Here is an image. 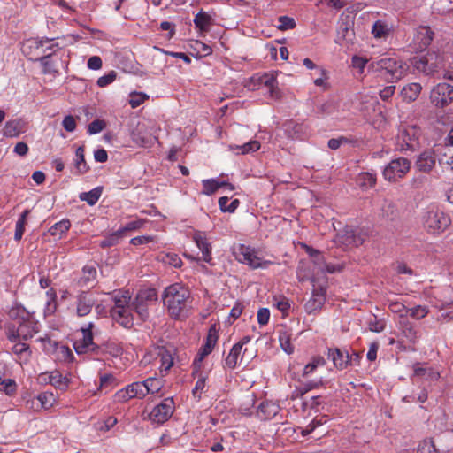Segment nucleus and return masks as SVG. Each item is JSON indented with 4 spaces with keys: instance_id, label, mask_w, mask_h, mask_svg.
Segmentation results:
<instances>
[{
    "instance_id": "43",
    "label": "nucleus",
    "mask_w": 453,
    "mask_h": 453,
    "mask_svg": "<svg viewBox=\"0 0 453 453\" xmlns=\"http://www.w3.org/2000/svg\"><path fill=\"white\" fill-rule=\"evenodd\" d=\"M358 182L362 188H372L376 184V176L370 173H362L358 176Z\"/></svg>"
},
{
    "instance_id": "41",
    "label": "nucleus",
    "mask_w": 453,
    "mask_h": 453,
    "mask_svg": "<svg viewBox=\"0 0 453 453\" xmlns=\"http://www.w3.org/2000/svg\"><path fill=\"white\" fill-rule=\"evenodd\" d=\"M322 384V380L307 382L303 384L302 387L296 388V390L293 392L292 398L302 397L310 390L316 388L321 386Z\"/></svg>"
},
{
    "instance_id": "3",
    "label": "nucleus",
    "mask_w": 453,
    "mask_h": 453,
    "mask_svg": "<svg viewBox=\"0 0 453 453\" xmlns=\"http://www.w3.org/2000/svg\"><path fill=\"white\" fill-rule=\"evenodd\" d=\"M39 331L40 325L31 315L27 319L20 320L17 325L14 323L9 324L6 326V338L10 342L27 341Z\"/></svg>"
},
{
    "instance_id": "45",
    "label": "nucleus",
    "mask_w": 453,
    "mask_h": 453,
    "mask_svg": "<svg viewBox=\"0 0 453 453\" xmlns=\"http://www.w3.org/2000/svg\"><path fill=\"white\" fill-rule=\"evenodd\" d=\"M8 315L10 319L16 320L17 324H19L20 320L26 319L31 316L25 309L21 307L12 308Z\"/></svg>"
},
{
    "instance_id": "20",
    "label": "nucleus",
    "mask_w": 453,
    "mask_h": 453,
    "mask_svg": "<svg viewBox=\"0 0 453 453\" xmlns=\"http://www.w3.org/2000/svg\"><path fill=\"white\" fill-rule=\"evenodd\" d=\"M414 376L423 378L426 380L434 381L440 377V373L434 368L426 366L425 364L417 363L413 366Z\"/></svg>"
},
{
    "instance_id": "63",
    "label": "nucleus",
    "mask_w": 453,
    "mask_h": 453,
    "mask_svg": "<svg viewBox=\"0 0 453 453\" xmlns=\"http://www.w3.org/2000/svg\"><path fill=\"white\" fill-rule=\"evenodd\" d=\"M37 399L40 401L42 407L47 409L52 405L54 397L53 394L42 393L38 395Z\"/></svg>"
},
{
    "instance_id": "60",
    "label": "nucleus",
    "mask_w": 453,
    "mask_h": 453,
    "mask_svg": "<svg viewBox=\"0 0 453 453\" xmlns=\"http://www.w3.org/2000/svg\"><path fill=\"white\" fill-rule=\"evenodd\" d=\"M279 340H280V346H281L282 349L286 353L291 354L294 351V347L292 346V344L290 342V338L287 334V333L280 334Z\"/></svg>"
},
{
    "instance_id": "37",
    "label": "nucleus",
    "mask_w": 453,
    "mask_h": 453,
    "mask_svg": "<svg viewBox=\"0 0 453 453\" xmlns=\"http://www.w3.org/2000/svg\"><path fill=\"white\" fill-rule=\"evenodd\" d=\"M50 377V385L61 390H65L67 388L69 380L66 377H64L58 371L51 372Z\"/></svg>"
},
{
    "instance_id": "38",
    "label": "nucleus",
    "mask_w": 453,
    "mask_h": 453,
    "mask_svg": "<svg viewBox=\"0 0 453 453\" xmlns=\"http://www.w3.org/2000/svg\"><path fill=\"white\" fill-rule=\"evenodd\" d=\"M29 213H30L29 210H25L21 213V215L19 218L18 221L16 222L15 234H14V239L16 241H19L22 238L23 234H24L25 225L27 223V218Z\"/></svg>"
},
{
    "instance_id": "51",
    "label": "nucleus",
    "mask_w": 453,
    "mask_h": 453,
    "mask_svg": "<svg viewBox=\"0 0 453 453\" xmlns=\"http://www.w3.org/2000/svg\"><path fill=\"white\" fill-rule=\"evenodd\" d=\"M146 389H148V394H155L157 393L161 387L162 383L158 379L156 378H149L143 381Z\"/></svg>"
},
{
    "instance_id": "53",
    "label": "nucleus",
    "mask_w": 453,
    "mask_h": 453,
    "mask_svg": "<svg viewBox=\"0 0 453 453\" xmlns=\"http://www.w3.org/2000/svg\"><path fill=\"white\" fill-rule=\"evenodd\" d=\"M337 105L334 101H326L321 104L318 108V112L321 115H331L336 111Z\"/></svg>"
},
{
    "instance_id": "55",
    "label": "nucleus",
    "mask_w": 453,
    "mask_h": 453,
    "mask_svg": "<svg viewBox=\"0 0 453 453\" xmlns=\"http://www.w3.org/2000/svg\"><path fill=\"white\" fill-rule=\"evenodd\" d=\"M259 84L266 86L268 88L278 84L276 77L273 73H264L257 77Z\"/></svg>"
},
{
    "instance_id": "28",
    "label": "nucleus",
    "mask_w": 453,
    "mask_h": 453,
    "mask_svg": "<svg viewBox=\"0 0 453 453\" xmlns=\"http://www.w3.org/2000/svg\"><path fill=\"white\" fill-rule=\"evenodd\" d=\"M23 132V123L19 119L7 121L4 125L3 133L7 137H17Z\"/></svg>"
},
{
    "instance_id": "30",
    "label": "nucleus",
    "mask_w": 453,
    "mask_h": 453,
    "mask_svg": "<svg viewBox=\"0 0 453 453\" xmlns=\"http://www.w3.org/2000/svg\"><path fill=\"white\" fill-rule=\"evenodd\" d=\"M211 23L212 19L207 12L201 11L195 16L194 24L202 32L208 31Z\"/></svg>"
},
{
    "instance_id": "54",
    "label": "nucleus",
    "mask_w": 453,
    "mask_h": 453,
    "mask_svg": "<svg viewBox=\"0 0 453 453\" xmlns=\"http://www.w3.org/2000/svg\"><path fill=\"white\" fill-rule=\"evenodd\" d=\"M17 389L16 382L12 379H6L0 382V391L4 392L8 395H12Z\"/></svg>"
},
{
    "instance_id": "64",
    "label": "nucleus",
    "mask_w": 453,
    "mask_h": 453,
    "mask_svg": "<svg viewBox=\"0 0 453 453\" xmlns=\"http://www.w3.org/2000/svg\"><path fill=\"white\" fill-rule=\"evenodd\" d=\"M417 453H438L431 441H423L418 447Z\"/></svg>"
},
{
    "instance_id": "48",
    "label": "nucleus",
    "mask_w": 453,
    "mask_h": 453,
    "mask_svg": "<svg viewBox=\"0 0 453 453\" xmlns=\"http://www.w3.org/2000/svg\"><path fill=\"white\" fill-rule=\"evenodd\" d=\"M388 308L392 312L399 314L401 319H403L408 316V308H406L405 305L400 302H390Z\"/></svg>"
},
{
    "instance_id": "57",
    "label": "nucleus",
    "mask_w": 453,
    "mask_h": 453,
    "mask_svg": "<svg viewBox=\"0 0 453 453\" xmlns=\"http://www.w3.org/2000/svg\"><path fill=\"white\" fill-rule=\"evenodd\" d=\"M106 127L104 120L95 119L88 127V132L90 134H96L103 131Z\"/></svg>"
},
{
    "instance_id": "36",
    "label": "nucleus",
    "mask_w": 453,
    "mask_h": 453,
    "mask_svg": "<svg viewBox=\"0 0 453 453\" xmlns=\"http://www.w3.org/2000/svg\"><path fill=\"white\" fill-rule=\"evenodd\" d=\"M296 275L299 281L311 280L313 286L316 283V280L313 277V274L311 273L309 266L306 265L304 263L301 262L299 264L296 270Z\"/></svg>"
},
{
    "instance_id": "26",
    "label": "nucleus",
    "mask_w": 453,
    "mask_h": 453,
    "mask_svg": "<svg viewBox=\"0 0 453 453\" xmlns=\"http://www.w3.org/2000/svg\"><path fill=\"white\" fill-rule=\"evenodd\" d=\"M96 278V269L92 265H86L82 269V275L77 280L80 288H88Z\"/></svg>"
},
{
    "instance_id": "17",
    "label": "nucleus",
    "mask_w": 453,
    "mask_h": 453,
    "mask_svg": "<svg viewBox=\"0 0 453 453\" xmlns=\"http://www.w3.org/2000/svg\"><path fill=\"white\" fill-rule=\"evenodd\" d=\"M436 156L434 150H426L418 155L415 167L422 173H430L435 166Z\"/></svg>"
},
{
    "instance_id": "49",
    "label": "nucleus",
    "mask_w": 453,
    "mask_h": 453,
    "mask_svg": "<svg viewBox=\"0 0 453 453\" xmlns=\"http://www.w3.org/2000/svg\"><path fill=\"white\" fill-rule=\"evenodd\" d=\"M296 21L293 18L288 16H280L278 18L277 28L280 30L293 29L296 27Z\"/></svg>"
},
{
    "instance_id": "44",
    "label": "nucleus",
    "mask_w": 453,
    "mask_h": 453,
    "mask_svg": "<svg viewBox=\"0 0 453 453\" xmlns=\"http://www.w3.org/2000/svg\"><path fill=\"white\" fill-rule=\"evenodd\" d=\"M372 33L375 38H383L389 33V28L384 22L378 20L373 24Z\"/></svg>"
},
{
    "instance_id": "52",
    "label": "nucleus",
    "mask_w": 453,
    "mask_h": 453,
    "mask_svg": "<svg viewBox=\"0 0 453 453\" xmlns=\"http://www.w3.org/2000/svg\"><path fill=\"white\" fill-rule=\"evenodd\" d=\"M145 222H146V220L142 219L128 222L123 227L119 229L118 232H120V235L122 236L125 232L134 231V230L142 228L143 226V225L145 224Z\"/></svg>"
},
{
    "instance_id": "1",
    "label": "nucleus",
    "mask_w": 453,
    "mask_h": 453,
    "mask_svg": "<svg viewBox=\"0 0 453 453\" xmlns=\"http://www.w3.org/2000/svg\"><path fill=\"white\" fill-rule=\"evenodd\" d=\"M189 297V290L179 283L170 285L165 289L163 302L172 318L178 319L182 316Z\"/></svg>"
},
{
    "instance_id": "2",
    "label": "nucleus",
    "mask_w": 453,
    "mask_h": 453,
    "mask_svg": "<svg viewBox=\"0 0 453 453\" xmlns=\"http://www.w3.org/2000/svg\"><path fill=\"white\" fill-rule=\"evenodd\" d=\"M422 131L417 125H401L395 137V150L415 151L419 148Z\"/></svg>"
},
{
    "instance_id": "56",
    "label": "nucleus",
    "mask_w": 453,
    "mask_h": 453,
    "mask_svg": "<svg viewBox=\"0 0 453 453\" xmlns=\"http://www.w3.org/2000/svg\"><path fill=\"white\" fill-rule=\"evenodd\" d=\"M121 238L120 232L116 231L115 233L111 234L100 242L101 248H108L114 246L118 243L119 239Z\"/></svg>"
},
{
    "instance_id": "33",
    "label": "nucleus",
    "mask_w": 453,
    "mask_h": 453,
    "mask_svg": "<svg viewBox=\"0 0 453 453\" xmlns=\"http://www.w3.org/2000/svg\"><path fill=\"white\" fill-rule=\"evenodd\" d=\"M232 150H236L237 154H247L250 152H255L260 149V142L258 141H250L243 145H231Z\"/></svg>"
},
{
    "instance_id": "31",
    "label": "nucleus",
    "mask_w": 453,
    "mask_h": 453,
    "mask_svg": "<svg viewBox=\"0 0 453 453\" xmlns=\"http://www.w3.org/2000/svg\"><path fill=\"white\" fill-rule=\"evenodd\" d=\"M74 165L80 173H85L89 170V166L85 161V149L84 146H79L75 151Z\"/></svg>"
},
{
    "instance_id": "39",
    "label": "nucleus",
    "mask_w": 453,
    "mask_h": 453,
    "mask_svg": "<svg viewBox=\"0 0 453 453\" xmlns=\"http://www.w3.org/2000/svg\"><path fill=\"white\" fill-rule=\"evenodd\" d=\"M102 194L100 188H96L88 192H83L80 195L81 201H86L88 204L94 205L97 203Z\"/></svg>"
},
{
    "instance_id": "18",
    "label": "nucleus",
    "mask_w": 453,
    "mask_h": 453,
    "mask_svg": "<svg viewBox=\"0 0 453 453\" xmlns=\"http://www.w3.org/2000/svg\"><path fill=\"white\" fill-rule=\"evenodd\" d=\"M132 307L111 309V318L125 328H131L134 325Z\"/></svg>"
},
{
    "instance_id": "11",
    "label": "nucleus",
    "mask_w": 453,
    "mask_h": 453,
    "mask_svg": "<svg viewBox=\"0 0 453 453\" xmlns=\"http://www.w3.org/2000/svg\"><path fill=\"white\" fill-rule=\"evenodd\" d=\"M438 58L439 57L434 52H428L426 55L413 58L412 65L418 72L432 75L440 68Z\"/></svg>"
},
{
    "instance_id": "50",
    "label": "nucleus",
    "mask_w": 453,
    "mask_h": 453,
    "mask_svg": "<svg viewBox=\"0 0 453 453\" xmlns=\"http://www.w3.org/2000/svg\"><path fill=\"white\" fill-rule=\"evenodd\" d=\"M203 191L202 193L206 196H211L218 190L217 180L208 179L202 181Z\"/></svg>"
},
{
    "instance_id": "35",
    "label": "nucleus",
    "mask_w": 453,
    "mask_h": 453,
    "mask_svg": "<svg viewBox=\"0 0 453 453\" xmlns=\"http://www.w3.org/2000/svg\"><path fill=\"white\" fill-rule=\"evenodd\" d=\"M127 388L132 398H142L148 394V389H146L143 381L134 382L128 385Z\"/></svg>"
},
{
    "instance_id": "4",
    "label": "nucleus",
    "mask_w": 453,
    "mask_h": 453,
    "mask_svg": "<svg viewBox=\"0 0 453 453\" xmlns=\"http://www.w3.org/2000/svg\"><path fill=\"white\" fill-rule=\"evenodd\" d=\"M157 302V293L155 288L140 290L131 303L134 311L142 321L148 320L150 317L149 309Z\"/></svg>"
},
{
    "instance_id": "27",
    "label": "nucleus",
    "mask_w": 453,
    "mask_h": 453,
    "mask_svg": "<svg viewBox=\"0 0 453 453\" xmlns=\"http://www.w3.org/2000/svg\"><path fill=\"white\" fill-rule=\"evenodd\" d=\"M401 330L403 335L409 340L411 342H416L418 336V330L416 326L409 321L407 318L400 320Z\"/></svg>"
},
{
    "instance_id": "12",
    "label": "nucleus",
    "mask_w": 453,
    "mask_h": 453,
    "mask_svg": "<svg viewBox=\"0 0 453 453\" xmlns=\"http://www.w3.org/2000/svg\"><path fill=\"white\" fill-rule=\"evenodd\" d=\"M38 341L43 344V349L45 352L49 354L56 353V358L59 361L71 362L73 360V354L68 347L51 341L48 336L41 337Z\"/></svg>"
},
{
    "instance_id": "21",
    "label": "nucleus",
    "mask_w": 453,
    "mask_h": 453,
    "mask_svg": "<svg viewBox=\"0 0 453 453\" xmlns=\"http://www.w3.org/2000/svg\"><path fill=\"white\" fill-rule=\"evenodd\" d=\"M24 342L25 341L22 340L12 342L14 345L12 346V350L13 354L18 357L20 363H27L32 356L29 345Z\"/></svg>"
},
{
    "instance_id": "40",
    "label": "nucleus",
    "mask_w": 453,
    "mask_h": 453,
    "mask_svg": "<svg viewBox=\"0 0 453 453\" xmlns=\"http://www.w3.org/2000/svg\"><path fill=\"white\" fill-rule=\"evenodd\" d=\"M326 365V359L321 356L313 357L311 361L308 363L303 372V376H307L312 373L315 369L319 366H324Z\"/></svg>"
},
{
    "instance_id": "7",
    "label": "nucleus",
    "mask_w": 453,
    "mask_h": 453,
    "mask_svg": "<svg viewBox=\"0 0 453 453\" xmlns=\"http://www.w3.org/2000/svg\"><path fill=\"white\" fill-rule=\"evenodd\" d=\"M411 161L405 157H397L391 160L383 170L384 178L390 182H396L403 179L410 171Z\"/></svg>"
},
{
    "instance_id": "24",
    "label": "nucleus",
    "mask_w": 453,
    "mask_h": 453,
    "mask_svg": "<svg viewBox=\"0 0 453 453\" xmlns=\"http://www.w3.org/2000/svg\"><path fill=\"white\" fill-rule=\"evenodd\" d=\"M422 90V86L419 83H410L403 88L401 90V96L406 103L414 102L419 96Z\"/></svg>"
},
{
    "instance_id": "9",
    "label": "nucleus",
    "mask_w": 453,
    "mask_h": 453,
    "mask_svg": "<svg viewBox=\"0 0 453 453\" xmlns=\"http://www.w3.org/2000/svg\"><path fill=\"white\" fill-rule=\"evenodd\" d=\"M234 254L239 262L247 264L252 269L265 267L269 264L267 261H263L253 249L244 244H239L234 247Z\"/></svg>"
},
{
    "instance_id": "29",
    "label": "nucleus",
    "mask_w": 453,
    "mask_h": 453,
    "mask_svg": "<svg viewBox=\"0 0 453 453\" xmlns=\"http://www.w3.org/2000/svg\"><path fill=\"white\" fill-rule=\"evenodd\" d=\"M243 342L235 343L230 349L226 357L225 364L229 369H234L238 364V358L241 355Z\"/></svg>"
},
{
    "instance_id": "13",
    "label": "nucleus",
    "mask_w": 453,
    "mask_h": 453,
    "mask_svg": "<svg viewBox=\"0 0 453 453\" xmlns=\"http://www.w3.org/2000/svg\"><path fill=\"white\" fill-rule=\"evenodd\" d=\"M96 299L89 291L81 290L75 297V314L83 318L91 313L96 306Z\"/></svg>"
},
{
    "instance_id": "23",
    "label": "nucleus",
    "mask_w": 453,
    "mask_h": 453,
    "mask_svg": "<svg viewBox=\"0 0 453 453\" xmlns=\"http://www.w3.org/2000/svg\"><path fill=\"white\" fill-rule=\"evenodd\" d=\"M280 411V406L273 402H263L257 408V415L262 419H271Z\"/></svg>"
},
{
    "instance_id": "15",
    "label": "nucleus",
    "mask_w": 453,
    "mask_h": 453,
    "mask_svg": "<svg viewBox=\"0 0 453 453\" xmlns=\"http://www.w3.org/2000/svg\"><path fill=\"white\" fill-rule=\"evenodd\" d=\"M326 290L324 287H316V285H314L311 297L304 305L305 311L308 313H313L321 310L326 301Z\"/></svg>"
},
{
    "instance_id": "16",
    "label": "nucleus",
    "mask_w": 453,
    "mask_h": 453,
    "mask_svg": "<svg viewBox=\"0 0 453 453\" xmlns=\"http://www.w3.org/2000/svg\"><path fill=\"white\" fill-rule=\"evenodd\" d=\"M327 357L332 360L335 368L343 370L351 365L352 358L349 356L348 351L342 350L338 348H328Z\"/></svg>"
},
{
    "instance_id": "25",
    "label": "nucleus",
    "mask_w": 453,
    "mask_h": 453,
    "mask_svg": "<svg viewBox=\"0 0 453 453\" xmlns=\"http://www.w3.org/2000/svg\"><path fill=\"white\" fill-rule=\"evenodd\" d=\"M343 233L344 234L342 235V242L346 245L358 247L359 245L363 244V236L360 234V233L357 232V230H355L351 226H346L343 230Z\"/></svg>"
},
{
    "instance_id": "58",
    "label": "nucleus",
    "mask_w": 453,
    "mask_h": 453,
    "mask_svg": "<svg viewBox=\"0 0 453 453\" xmlns=\"http://www.w3.org/2000/svg\"><path fill=\"white\" fill-rule=\"evenodd\" d=\"M116 77H117L116 72L111 71L107 74L100 77L97 80L96 84L98 87H101V88L106 87L107 85L115 81Z\"/></svg>"
},
{
    "instance_id": "10",
    "label": "nucleus",
    "mask_w": 453,
    "mask_h": 453,
    "mask_svg": "<svg viewBox=\"0 0 453 453\" xmlns=\"http://www.w3.org/2000/svg\"><path fill=\"white\" fill-rule=\"evenodd\" d=\"M430 101L437 108H443L453 102V86L442 82L433 88Z\"/></svg>"
},
{
    "instance_id": "47",
    "label": "nucleus",
    "mask_w": 453,
    "mask_h": 453,
    "mask_svg": "<svg viewBox=\"0 0 453 453\" xmlns=\"http://www.w3.org/2000/svg\"><path fill=\"white\" fill-rule=\"evenodd\" d=\"M429 312L427 306L418 305L413 308L408 309V316L415 319H421L425 318Z\"/></svg>"
},
{
    "instance_id": "14",
    "label": "nucleus",
    "mask_w": 453,
    "mask_h": 453,
    "mask_svg": "<svg viewBox=\"0 0 453 453\" xmlns=\"http://www.w3.org/2000/svg\"><path fill=\"white\" fill-rule=\"evenodd\" d=\"M174 403L172 398H165L161 403L155 406L149 414L153 423L163 424L167 421L173 413Z\"/></svg>"
},
{
    "instance_id": "62",
    "label": "nucleus",
    "mask_w": 453,
    "mask_h": 453,
    "mask_svg": "<svg viewBox=\"0 0 453 453\" xmlns=\"http://www.w3.org/2000/svg\"><path fill=\"white\" fill-rule=\"evenodd\" d=\"M63 127L67 132H73L76 129V120L73 116H65L62 121Z\"/></svg>"
},
{
    "instance_id": "8",
    "label": "nucleus",
    "mask_w": 453,
    "mask_h": 453,
    "mask_svg": "<svg viewBox=\"0 0 453 453\" xmlns=\"http://www.w3.org/2000/svg\"><path fill=\"white\" fill-rule=\"evenodd\" d=\"M94 327V323L89 322L86 326L81 328V337L77 338L73 342V348L77 354L95 352L99 349L98 346L93 342L94 336L92 330Z\"/></svg>"
},
{
    "instance_id": "19",
    "label": "nucleus",
    "mask_w": 453,
    "mask_h": 453,
    "mask_svg": "<svg viewBox=\"0 0 453 453\" xmlns=\"http://www.w3.org/2000/svg\"><path fill=\"white\" fill-rule=\"evenodd\" d=\"M193 241L202 252V259L208 264H211V245L208 242L206 235L199 231L195 232L193 234Z\"/></svg>"
},
{
    "instance_id": "6",
    "label": "nucleus",
    "mask_w": 453,
    "mask_h": 453,
    "mask_svg": "<svg viewBox=\"0 0 453 453\" xmlns=\"http://www.w3.org/2000/svg\"><path fill=\"white\" fill-rule=\"evenodd\" d=\"M377 66L378 70L385 72V78L392 82L401 80L406 72V67L402 61L391 58L380 59Z\"/></svg>"
},
{
    "instance_id": "22",
    "label": "nucleus",
    "mask_w": 453,
    "mask_h": 453,
    "mask_svg": "<svg viewBox=\"0 0 453 453\" xmlns=\"http://www.w3.org/2000/svg\"><path fill=\"white\" fill-rule=\"evenodd\" d=\"M415 39L418 44V49L425 50L434 39V32L429 27H419L417 30Z\"/></svg>"
},
{
    "instance_id": "46",
    "label": "nucleus",
    "mask_w": 453,
    "mask_h": 453,
    "mask_svg": "<svg viewBox=\"0 0 453 453\" xmlns=\"http://www.w3.org/2000/svg\"><path fill=\"white\" fill-rule=\"evenodd\" d=\"M396 209L395 203L385 199L381 204L382 216L388 219H393L395 216Z\"/></svg>"
},
{
    "instance_id": "59",
    "label": "nucleus",
    "mask_w": 453,
    "mask_h": 453,
    "mask_svg": "<svg viewBox=\"0 0 453 453\" xmlns=\"http://www.w3.org/2000/svg\"><path fill=\"white\" fill-rule=\"evenodd\" d=\"M273 304L282 312H286L290 308L289 301L285 296H274Z\"/></svg>"
},
{
    "instance_id": "32",
    "label": "nucleus",
    "mask_w": 453,
    "mask_h": 453,
    "mask_svg": "<svg viewBox=\"0 0 453 453\" xmlns=\"http://www.w3.org/2000/svg\"><path fill=\"white\" fill-rule=\"evenodd\" d=\"M114 306L111 309L131 307V296L129 291L119 292L113 296Z\"/></svg>"
},
{
    "instance_id": "34",
    "label": "nucleus",
    "mask_w": 453,
    "mask_h": 453,
    "mask_svg": "<svg viewBox=\"0 0 453 453\" xmlns=\"http://www.w3.org/2000/svg\"><path fill=\"white\" fill-rule=\"evenodd\" d=\"M218 338V330L216 329L215 326H211L208 331L205 343L202 347V349H204V352L211 353L214 346L217 343Z\"/></svg>"
},
{
    "instance_id": "61",
    "label": "nucleus",
    "mask_w": 453,
    "mask_h": 453,
    "mask_svg": "<svg viewBox=\"0 0 453 453\" xmlns=\"http://www.w3.org/2000/svg\"><path fill=\"white\" fill-rule=\"evenodd\" d=\"M161 356V371H168L173 365V357L167 351L159 353Z\"/></svg>"
},
{
    "instance_id": "42",
    "label": "nucleus",
    "mask_w": 453,
    "mask_h": 453,
    "mask_svg": "<svg viewBox=\"0 0 453 453\" xmlns=\"http://www.w3.org/2000/svg\"><path fill=\"white\" fill-rule=\"evenodd\" d=\"M71 226V223L68 219H62L61 221L54 224L50 229L49 233L53 235H61L67 232Z\"/></svg>"
},
{
    "instance_id": "5",
    "label": "nucleus",
    "mask_w": 453,
    "mask_h": 453,
    "mask_svg": "<svg viewBox=\"0 0 453 453\" xmlns=\"http://www.w3.org/2000/svg\"><path fill=\"white\" fill-rule=\"evenodd\" d=\"M450 219L438 208H429L423 216V225L430 234H439L445 231L450 225Z\"/></svg>"
}]
</instances>
